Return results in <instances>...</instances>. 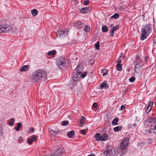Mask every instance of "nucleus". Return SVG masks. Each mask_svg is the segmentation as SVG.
I'll return each instance as SVG.
<instances>
[{"label":"nucleus","instance_id":"obj_1","mask_svg":"<svg viewBox=\"0 0 156 156\" xmlns=\"http://www.w3.org/2000/svg\"><path fill=\"white\" fill-rule=\"evenodd\" d=\"M47 74L46 72L42 69L38 70L32 74V81L33 82H40L47 79Z\"/></svg>","mask_w":156,"mask_h":156},{"label":"nucleus","instance_id":"obj_2","mask_svg":"<svg viewBox=\"0 0 156 156\" xmlns=\"http://www.w3.org/2000/svg\"><path fill=\"white\" fill-rule=\"evenodd\" d=\"M151 31V26L149 23L144 26L141 31L142 33L140 37L141 40L143 41L146 39Z\"/></svg>","mask_w":156,"mask_h":156},{"label":"nucleus","instance_id":"obj_3","mask_svg":"<svg viewBox=\"0 0 156 156\" xmlns=\"http://www.w3.org/2000/svg\"><path fill=\"white\" fill-rule=\"evenodd\" d=\"M80 66H78L74 70L73 72L74 75L73 77V80L74 82H77L80 80V75L81 73V71L79 69Z\"/></svg>","mask_w":156,"mask_h":156},{"label":"nucleus","instance_id":"obj_4","mask_svg":"<svg viewBox=\"0 0 156 156\" xmlns=\"http://www.w3.org/2000/svg\"><path fill=\"white\" fill-rule=\"evenodd\" d=\"M12 27L7 24L0 25V33H6L12 30Z\"/></svg>","mask_w":156,"mask_h":156},{"label":"nucleus","instance_id":"obj_5","mask_svg":"<svg viewBox=\"0 0 156 156\" xmlns=\"http://www.w3.org/2000/svg\"><path fill=\"white\" fill-rule=\"evenodd\" d=\"M57 66L60 69H62L66 65V59L64 57H60L58 58L56 60Z\"/></svg>","mask_w":156,"mask_h":156},{"label":"nucleus","instance_id":"obj_6","mask_svg":"<svg viewBox=\"0 0 156 156\" xmlns=\"http://www.w3.org/2000/svg\"><path fill=\"white\" fill-rule=\"evenodd\" d=\"M94 138L97 141H105L108 139V136L106 133L100 135L99 133H96L94 136Z\"/></svg>","mask_w":156,"mask_h":156},{"label":"nucleus","instance_id":"obj_7","mask_svg":"<svg viewBox=\"0 0 156 156\" xmlns=\"http://www.w3.org/2000/svg\"><path fill=\"white\" fill-rule=\"evenodd\" d=\"M129 143L128 138L127 137L125 138L121 143L120 147V149L122 151L125 149L128 146Z\"/></svg>","mask_w":156,"mask_h":156},{"label":"nucleus","instance_id":"obj_8","mask_svg":"<svg viewBox=\"0 0 156 156\" xmlns=\"http://www.w3.org/2000/svg\"><path fill=\"white\" fill-rule=\"evenodd\" d=\"M115 151V149L111 147H107L105 156H113Z\"/></svg>","mask_w":156,"mask_h":156},{"label":"nucleus","instance_id":"obj_9","mask_svg":"<svg viewBox=\"0 0 156 156\" xmlns=\"http://www.w3.org/2000/svg\"><path fill=\"white\" fill-rule=\"evenodd\" d=\"M68 32V30H62L59 29L56 33V35L57 36H59L60 37H62L67 36L69 34Z\"/></svg>","mask_w":156,"mask_h":156},{"label":"nucleus","instance_id":"obj_10","mask_svg":"<svg viewBox=\"0 0 156 156\" xmlns=\"http://www.w3.org/2000/svg\"><path fill=\"white\" fill-rule=\"evenodd\" d=\"M148 126L150 127L154 126V129H156V118H151L148 120Z\"/></svg>","mask_w":156,"mask_h":156},{"label":"nucleus","instance_id":"obj_11","mask_svg":"<svg viewBox=\"0 0 156 156\" xmlns=\"http://www.w3.org/2000/svg\"><path fill=\"white\" fill-rule=\"evenodd\" d=\"M63 153L62 148H58L57 150L54 152L51 155V156H61Z\"/></svg>","mask_w":156,"mask_h":156},{"label":"nucleus","instance_id":"obj_12","mask_svg":"<svg viewBox=\"0 0 156 156\" xmlns=\"http://www.w3.org/2000/svg\"><path fill=\"white\" fill-rule=\"evenodd\" d=\"M91 11V9L89 7H85L81 9L80 12L82 13H87Z\"/></svg>","mask_w":156,"mask_h":156},{"label":"nucleus","instance_id":"obj_13","mask_svg":"<svg viewBox=\"0 0 156 156\" xmlns=\"http://www.w3.org/2000/svg\"><path fill=\"white\" fill-rule=\"evenodd\" d=\"M153 103V101H151L149 103L146 109V110L145 112L147 113H148L151 110Z\"/></svg>","mask_w":156,"mask_h":156},{"label":"nucleus","instance_id":"obj_14","mask_svg":"<svg viewBox=\"0 0 156 156\" xmlns=\"http://www.w3.org/2000/svg\"><path fill=\"white\" fill-rule=\"evenodd\" d=\"M100 87L101 89H103L104 88L107 89L108 88V85L106 81H104L100 84Z\"/></svg>","mask_w":156,"mask_h":156},{"label":"nucleus","instance_id":"obj_15","mask_svg":"<svg viewBox=\"0 0 156 156\" xmlns=\"http://www.w3.org/2000/svg\"><path fill=\"white\" fill-rule=\"evenodd\" d=\"M36 137L35 136H31V139H28L27 142L29 145H31L34 141L36 140Z\"/></svg>","mask_w":156,"mask_h":156},{"label":"nucleus","instance_id":"obj_16","mask_svg":"<svg viewBox=\"0 0 156 156\" xmlns=\"http://www.w3.org/2000/svg\"><path fill=\"white\" fill-rule=\"evenodd\" d=\"M86 118L83 116H82L81 118L79 119L78 122L80 123V126H82L84 122L85 121Z\"/></svg>","mask_w":156,"mask_h":156},{"label":"nucleus","instance_id":"obj_17","mask_svg":"<svg viewBox=\"0 0 156 156\" xmlns=\"http://www.w3.org/2000/svg\"><path fill=\"white\" fill-rule=\"evenodd\" d=\"M49 131L50 134L54 136H55L58 133V131H54L53 130L51 129H49Z\"/></svg>","mask_w":156,"mask_h":156},{"label":"nucleus","instance_id":"obj_18","mask_svg":"<svg viewBox=\"0 0 156 156\" xmlns=\"http://www.w3.org/2000/svg\"><path fill=\"white\" fill-rule=\"evenodd\" d=\"M134 64H135L136 63H142V62L140 58V57L137 55L135 58V60L134 62Z\"/></svg>","mask_w":156,"mask_h":156},{"label":"nucleus","instance_id":"obj_19","mask_svg":"<svg viewBox=\"0 0 156 156\" xmlns=\"http://www.w3.org/2000/svg\"><path fill=\"white\" fill-rule=\"evenodd\" d=\"M30 68V66L29 65L24 66L21 67L20 69V71H27Z\"/></svg>","mask_w":156,"mask_h":156},{"label":"nucleus","instance_id":"obj_20","mask_svg":"<svg viewBox=\"0 0 156 156\" xmlns=\"http://www.w3.org/2000/svg\"><path fill=\"white\" fill-rule=\"evenodd\" d=\"M74 26L75 27H78L80 28L83 27V25L82 24V23L80 21H79L76 23L74 24Z\"/></svg>","mask_w":156,"mask_h":156},{"label":"nucleus","instance_id":"obj_21","mask_svg":"<svg viewBox=\"0 0 156 156\" xmlns=\"http://www.w3.org/2000/svg\"><path fill=\"white\" fill-rule=\"evenodd\" d=\"M74 135V130H72L67 133L68 136L69 138H72Z\"/></svg>","mask_w":156,"mask_h":156},{"label":"nucleus","instance_id":"obj_22","mask_svg":"<svg viewBox=\"0 0 156 156\" xmlns=\"http://www.w3.org/2000/svg\"><path fill=\"white\" fill-rule=\"evenodd\" d=\"M31 13L34 16H35L38 14V11L35 9H34L31 11Z\"/></svg>","mask_w":156,"mask_h":156},{"label":"nucleus","instance_id":"obj_23","mask_svg":"<svg viewBox=\"0 0 156 156\" xmlns=\"http://www.w3.org/2000/svg\"><path fill=\"white\" fill-rule=\"evenodd\" d=\"M118 121V118H115L112 121V124L113 125H117V123Z\"/></svg>","mask_w":156,"mask_h":156},{"label":"nucleus","instance_id":"obj_24","mask_svg":"<svg viewBox=\"0 0 156 156\" xmlns=\"http://www.w3.org/2000/svg\"><path fill=\"white\" fill-rule=\"evenodd\" d=\"M122 129V127L121 126H117L114 127L113 129L114 131L115 132L119 131L121 130Z\"/></svg>","mask_w":156,"mask_h":156},{"label":"nucleus","instance_id":"obj_25","mask_svg":"<svg viewBox=\"0 0 156 156\" xmlns=\"http://www.w3.org/2000/svg\"><path fill=\"white\" fill-rule=\"evenodd\" d=\"M116 70L119 71H121L122 69V66L121 64H117L116 65Z\"/></svg>","mask_w":156,"mask_h":156},{"label":"nucleus","instance_id":"obj_26","mask_svg":"<svg viewBox=\"0 0 156 156\" xmlns=\"http://www.w3.org/2000/svg\"><path fill=\"white\" fill-rule=\"evenodd\" d=\"M22 126V124L20 122L17 123V127H15V129L17 131H19L20 130V128Z\"/></svg>","mask_w":156,"mask_h":156},{"label":"nucleus","instance_id":"obj_27","mask_svg":"<svg viewBox=\"0 0 156 156\" xmlns=\"http://www.w3.org/2000/svg\"><path fill=\"white\" fill-rule=\"evenodd\" d=\"M56 53V51L55 50H52L49 51L47 54L48 55H52L55 54Z\"/></svg>","mask_w":156,"mask_h":156},{"label":"nucleus","instance_id":"obj_28","mask_svg":"<svg viewBox=\"0 0 156 156\" xmlns=\"http://www.w3.org/2000/svg\"><path fill=\"white\" fill-rule=\"evenodd\" d=\"M108 71L106 69H104L102 70L101 73H102V75L103 76L107 75L108 74Z\"/></svg>","mask_w":156,"mask_h":156},{"label":"nucleus","instance_id":"obj_29","mask_svg":"<svg viewBox=\"0 0 156 156\" xmlns=\"http://www.w3.org/2000/svg\"><path fill=\"white\" fill-rule=\"evenodd\" d=\"M102 30L103 32H105L108 31V29L107 27L105 25L102 27Z\"/></svg>","mask_w":156,"mask_h":156},{"label":"nucleus","instance_id":"obj_30","mask_svg":"<svg viewBox=\"0 0 156 156\" xmlns=\"http://www.w3.org/2000/svg\"><path fill=\"white\" fill-rule=\"evenodd\" d=\"M135 64H136V65L134 70L135 71H136V70L137 69L141 67L142 66V63H136Z\"/></svg>","mask_w":156,"mask_h":156},{"label":"nucleus","instance_id":"obj_31","mask_svg":"<svg viewBox=\"0 0 156 156\" xmlns=\"http://www.w3.org/2000/svg\"><path fill=\"white\" fill-rule=\"evenodd\" d=\"M119 17V15L118 13H115L113 16H112L111 19L114 18L115 19L118 18Z\"/></svg>","mask_w":156,"mask_h":156},{"label":"nucleus","instance_id":"obj_32","mask_svg":"<svg viewBox=\"0 0 156 156\" xmlns=\"http://www.w3.org/2000/svg\"><path fill=\"white\" fill-rule=\"evenodd\" d=\"M99 43L100 42L99 41H98L96 43H95V44L94 45L96 49L98 50L99 49Z\"/></svg>","mask_w":156,"mask_h":156},{"label":"nucleus","instance_id":"obj_33","mask_svg":"<svg viewBox=\"0 0 156 156\" xmlns=\"http://www.w3.org/2000/svg\"><path fill=\"white\" fill-rule=\"evenodd\" d=\"M15 119L14 118H12L11 119L9 123V125L10 126H12L14 125Z\"/></svg>","mask_w":156,"mask_h":156},{"label":"nucleus","instance_id":"obj_34","mask_svg":"<svg viewBox=\"0 0 156 156\" xmlns=\"http://www.w3.org/2000/svg\"><path fill=\"white\" fill-rule=\"evenodd\" d=\"M90 30V28L89 26L86 25L84 27V30L87 32H89Z\"/></svg>","mask_w":156,"mask_h":156},{"label":"nucleus","instance_id":"obj_35","mask_svg":"<svg viewBox=\"0 0 156 156\" xmlns=\"http://www.w3.org/2000/svg\"><path fill=\"white\" fill-rule=\"evenodd\" d=\"M68 121H63L61 122V124L64 126H66L68 124Z\"/></svg>","mask_w":156,"mask_h":156},{"label":"nucleus","instance_id":"obj_36","mask_svg":"<svg viewBox=\"0 0 156 156\" xmlns=\"http://www.w3.org/2000/svg\"><path fill=\"white\" fill-rule=\"evenodd\" d=\"M135 80V78L133 76H132L129 79V81L131 82H133Z\"/></svg>","mask_w":156,"mask_h":156},{"label":"nucleus","instance_id":"obj_37","mask_svg":"<svg viewBox=\"0 0 156 156\" xmlns=\"http://www.w3.org/2000/svg\"><path fill=\"white\" fill-rule=\"evenodd\" d=\"M119 28V26L118 25H116L115 27H113L112 28V30H113L114 32L116 30L118 29Z\"/></svg>","mask_w":156,"mask_h":156},{"label":"nucleus","instance_id":"obj_38","mask_svg":"<svg viewBox=\"0 0 156 156\" xmlns=\"http://www.w3.org/2000/svg\"><path fill=\"white\" fill-rule=\"evenodd\" d=\"M87 73L86 72H85L83 73H82L81 75L80 76H81L83 78H84L87 75Z\"/></svg>","mask_w":156,"mask_h":156},{"label":"nucleus","instance_id":"obj_39","mask_svg":"<svg viewBox=\"0 0 156 156\" xmlns=\"http://www.w3.org/2000/svg\"><path fill=\"white\" fill-rule=\"evenodd\" d=\"M81 133L83 134V135L86 134V132L84 129L81 130H80Z\"/></svg>","mask_w":156,"mask_h":156},{"label":"nucleus","instance_id":"obj_40","mask_svg":"<svg viewBox=\"0 0 156 156\" xmlns=\"http://www.w3.org/2000/svg\"><path fill=\"white\" fill-rule=\"evenodd\" d=\"M120 57L121 56H120L117 60V64H121V60L120 58Z\"/></svg>","mask_w":156,"mask_h":156},{"label":"nucleus","instance_id":"obj_41","mask_svg":"<svg viewBox=\"0 0 156 156\" xmlns=\"http://www.w3.org/2000/svg\"><path fill=\"white\" fill-rule=\"evenodd\" d=\"M89 0H87L84 2V4L85 5H88L89 3Z\"/></svg>","mask_w":156,"mask_h":156},{"label":"nucleus","instance_id":"obj_42","mask_svg":"<svg viewBox=\"0 0 156 156\" xmlns=\"http://www.w3.org/2000/svg\"><path fill=\"white\" fill-rule=\"evenodd\" d=\"M29 132H33V133H34V128H30L29 130Z\"/></svg>","mask_w":156,"mask_h":156},{"label":"nucleus","instance_id":"obj_43","mask_svg":"<svg viewBox=\"0 0 156 156\" xmlns=\"http://www.w3.org/2000/svg\"><path fill=\"white\" fill-rule=\"evenodd\" d=\"M94 63V61L93 60H90L89 62V63L90 64H93Z\"/></svg>","mask_w":156,"mask_h":156},{"label":"nucleus","instance_id":"obj_44","mask_svg":"<svg viewBox=\"0 0 156 156\" xmlns=\"http://www.w3.org/2000/svg\"><path fill=\"white\" fill-rule=\"evenodd\" d=\"M93 106L95 108H96L98 106V104L95 102L93 104Z\"/></svg>","mask_w":156,"mask_h":156},{"label":"nucleus","instance_id":"obj_45","mask_svg":"<svg viewBox=\"0 0 156 156\" xmlns=\"http://www.w3.org/2000/svg\"><path fill=\"white\" fill-rule=\"evenodd\" d=\"M125 105H122L120 107L121 110H122L123 109H125Z\"/></svg>","mask_w":156,"mask_h":156},{"label":"nucleus","instance_id":"obj_46","mask_svg":"<svg viewBox=\"0 0 156 156\" xmlns=\"http://www.w3.org/2000/svg\"><path fill=\"white\" fill-rule=\"evenodd\" d=\"M114 31L113 30L112 31L110 32V34L112 37H113L114 35Z\"/></svg>","mask_w":156,"mask_h":156},{"label":"nucleus","instance_id":"obj_47","mask_svg":"<svg viewBox=\"0 0 156 156\" xmlns=\"http://www.w3.org/2000/svg\"><path fill=\"white\" fill-rule=\"evenodd\" d=\"M153 41L154 43H156V36L154 37Z\"/></svg>","mask_w":156,"mask_h":156},{"label":"nucleus","instance_id":"obj_48","mask_svg":"<svg viewBox=\"0 0 156 156\" xmlns=\"http://www.w3.org/2000/svg\"><path fill=\"white\" fill-rule=\"evenodd\" d=\"M94 154L91 153L90 155H88L87 156H94Z\"/></svg>","mask_w":156,"mask_h":156},{"label":"nucleus","instance_id":"obj_49","mask_svg":"<svg viewBox=\"0 0 156 156\" xmlns=\"http://www.w3.org/2000/svg\"><path fill=\"white\" fill-rule=\"evenodd\" d=\"M22 137H20L19 138V140H20V141H21L22 140Z\"/></svg>","mask_w":156,"mask_h":156},{"label":"nucleus","instance_id":"obj_50","mask_svg":"<svg viewBox=\"0 0 156 156\" xmlns=\"http://www.w3.org/2000/svg\"><path fill=\"white\" fill-rule=\"evenodd\" d=\"M136 126V123H134L133 125V126L134 127H135Z\"/></svg>","mask_w":156,"mask_h":156},{"label":"nucleus","instance_id":"obj_51","mask_svg":"<svg viewBox=\"0 0 156 156\" xmlns=\"http://www.w3.org/2000/svg\"><path fill=\"white\" fill-rule=\"evenodd\" d=\"M113 24H111L110 25V27H112V26H113Z\"/></svg>","mask_w":156,"mask_h":156}]
</instances>
